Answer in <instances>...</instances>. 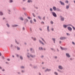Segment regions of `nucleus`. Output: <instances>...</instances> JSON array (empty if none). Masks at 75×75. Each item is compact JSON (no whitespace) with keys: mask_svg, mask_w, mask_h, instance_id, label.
Segmentation results:
<instances>
[{"mask_svg":"<svg viewBox=\"0 0 75 75\" xmlns=\"http://www.w3.org/2000/svg\"><path fill=\"white\" fill-rule=\"evenodd\" d=\"M60 20L62 21H64L65 18L64 17H63L62 16H60Z\"/></svg>","mask_w":75,"mask_h":75,"instance_id":"f257e3e1","label":"nucleus"},{"mask_svg":"<svg viewBox=\"0 0 75 75\" xmlns=\"http://www.w3.org/2000/svg\"><path fill=\"white\" fill-rule=\"evenodd\" d=\"M24 24H26V23H27V22L28 21V20L27 18H26L24 20Z\"/></svg>","mask_w":75,"mask_h":75,"instance_id":"f03ea898","label":"nucleus"},{"mask_svg":"<svg viewBox=\"0 0 75 75\" xmlns=\"http://www.w3.org/2000/svg\"><path fill=\"white\" fill-rule=\"evenodd\" d=\"M52 14L53 16L55 17H57V14L55 13V12H52Z\"/></svg>","mask_w":75,"mask_h":75,"instance_id":"7ed1b4c3","label":"nucleus"},{"mask_svg":"<svg viewBox=\"0 0 75 75\" xmlns=\"http://www.w3.org/2000/svg\"><path fill=\"white\" fill-rule=\"evenodd\" d=\"M67 38L65 37H61L60 38V40H65V39H66Z\"/></svg>","mask_w":75,"mask_h":75,"instance_id":"20e7f679","label":"nucleus"},{"mask_svg":"<svg viewBox=\"0 0 75 75\" xmlns=\"http://www.w3.org/2000/svg\"><path fill=\"white\" fill-rule=\"evenodd\" d=\"M67 28L70 31H72V28L71 27H68Z\"/></svg>","mask_w":75,"mask_h":75,"instance_id":"39448f33","label":"nucleus"},{"mask_svg":"<svg viewBox=\"0 0 75 75\" xmlns=\"http://www.w3.org/2000/svg\"><path fill=\"white\" fill-rule=\"evenodd\" d=\"M66 55L67 57H68V58H70V57H71V56L68 53H66Z\"/></svg>","mask_w":75,"mask_h":75,"instance_id":"423d86ee","label":"nucleus"},{"mask_svg":"<svg viewBox=\"0 0 75 75\" xmlns=\"http://www.w3.org/2000/svg\"><path fill=\"white\" fill-rule=\"evenodd\" d=\"M58 68H59V69H63V67L61 66H59L58 67Z\"/></svg>","mask_w":75,"mask_h":75,"instance_id":"0eeeda50","label":"nucleus"},{"mask_svg":"<svg viewBox=\"0 0 75 75\" xmlns=\"http://www.w3.org/2000/svg\"><path fill=\"white\" fill-rule=\"evenodd\" d=\"M30 56L32 58H34V57H35V55H32V54H30Z\"/></svg>","mask_w":75,"mask_h":75,"instance_id":"6e6552de","label":"nucleus"},{"mask_svg":"<svg viewBox=\"0 0 75 75\" xmlns=\"http://www.w3.org/2000/svg\"><path fill=\"white\" fill-rule=\"evenodd\" d=\"M19 18L21 21H23L24 20V18L22 17H20Z\"/></svg>","mask_w":75,"mask_h":75,"instance_id":"1a4fd4ad","label":"nucleus"},{"mask_svg":"<svg viewBox=\"0 0 75 75\" xmlns=\"http://www.w3.org/2000/svg\"><path fill=\"white\" fill-rule=\"evenodd\" d=\"M60 3H61V5H63V6H64L65 4H64V2H62V1H60Z\"/></svg>","mask_w":75,"mask_h":75,"instance_id":"9d476101","label":"nucleus"},{"mask_svg":"<svg viewBox=\"0 0 75 75\" xmlns=\"http://www.w3.org/2000/svg\"><path fill=\"white\" fill-rule=\"evenodd\" d=\"M51 70L50 69H47L46 70H45V72H47V71H50Z\"/></svg>","mask_w":75,"mask_h":75,"instance_id":"9b49d317","label":"nucleus"},{"mask_svg":"<svg viewBox=\"0 0 75 75\" xmlns=\"http://www.w3.org/2000/svg\"><path fill=\"white\" fill-rule=\"evenodd\" d=\"M53 9L54 11H56V10H57V8L56 7L54 6L53 7Z\"/></svg>","mask_w":75,"mask_h":75,"instance_id":"f8f14e48","label":"nucleus"},{"mask_svg":"<svg viewBox=\"0 0 75 75\" xmlns=\"http://www.w3.org/2000/svg\"><path fill=\"white\" fill-rule=\"evenodd\" d=\"M52 40H53L54 43H55V39L54 38H53L52 39Z\"/></svg>","mask_w":75,"mask_h":75,"instance_id":"ddd939ff","label":"nucleus"},{"mask_svg":"<svg viewBox=\"0 0 75 75\" xmlns=\"http://www.w3.org/2000/svg\"><path fill=\"white\" fill-rule=\"evenodd\" d=\"M56 10H57V11H60V9H59V8H57L56 9Z\"/></svg>","mask_w":75,"mask_h":75,"instance_id":"4468645a","label":"nucleus"},{"mask_svg":"<svg viewBox=\"0 0 75 75\" xmlns=\"http://www.w3.org/2000/svg\"><path fill=\"white\" fill-rule=\"evenodd\" d=\"M39 41L40 42V43H41L42 45H44V44L43 43V42H42L40 40H39Z\"/></svg>","mask_w":75,"mask_h":75,"instance_id":"2eb2a0df","label":"nucleus"},{"mask_svg":"<svg viewBox=\"0 0 75 75\" xmlns=\"http://www.w3.org/2000/svg\"><path fill=\"white\" fill-rule=\"evenodd\" d=\"M39 50H43V49L42 48V47H40L39 48Z\"/></svg>","mask_w":75,"mask_h":75,"instance_id":"dca6fc26","label":"nucleus"},{"mask_svg":"<svg viewBox=\"0 0 75 75\" xmlns=\"http://www.w3.org/2000/svg\"><path fill=\"white\" fill-rule=\"evenodd\" d=\"M20 59H21V60H23V57L20 56Z\"/></svg>","mask_w":75,"mask_h":75,"instance_id":"f3484780","label":"nucleus"},{"mask_svg":"<svg viewBox=\"0 0 75 75\" xmlns=\"http://www.w3.org/2000/svg\"><path fill=\"white\" fill-rule=\"evenodd\" d=\"M69 7V5H67L66 6V9H68Z\"/></svg>","mask_w":75,"mask_h":75,"instance_id":"a211bd4d","label":"nucleus"},{"mask_svg":"<svg viewBox=\"0 0 75 75\" xmlns=\"http://www.w3.org/2000/svg\"><path fill=\"white\" fill-rule=\"evenodd\" d=\"M67 25H63V27H64V28H67Z\"/></svg>","mask_w":75,"mask_h":75,"instance_id":"6ab92c4d","label":"nucleus"},{"mask_svg":"<svg viewBox=\"0 0 75 75\" xmlns=\"http://www.w3.org/2000/svg\"><path fill=\"white\" fill-rule=\"evenodd\" d=\"M38 18H39V19H40V20H41V17H40V16H38Z\"/></svg>","mask_w":75,"mask_h":75,"instance_id":"aec40b11","label":"nucleus"},{"mask_svg":"<svg viewBox=\"0 0 75 75\" xmlns=\"http://www.w3.org/2000/svg\"><path fill=\"white\" fill-rule=\"evenodd\" d=\"M28 3H30V2H32V1L31 0H28Z\"/></svg>","mask_w":75,"mask_h":75,"instance_id":"412c9836","label":"nucleus"},{"mask_svg":"<svg viewBox=\"0 0 75 75\" xmlns=\"http://www.w3.org/2000/svg\"><path fill=\"white\" fill-rule=\"evenodd\" d=\"M47 30H48V31H50V30L49 29V26H47Z\"/></svg>","mask_w":75,"mask_h":75,"instance_id":"4be33fe9","label":"nucleus"},{"mask_svg":"<svg viewBox=\"0 0 75 75\" xmlns=\"http://www.w3.org/2000/svg\"><path fill=\"white\" fill-rule=\"evenodd\" d=\"M32 38L33 39V40H34V41H36V39L35 38H33V37H32Z\"/></svg>","mask_w":75,"mask_h":75,"instance_id":"5701e85b","label":"nucleus"},{"mask_svg":"<svg viewBox=\"0 0 75 75\" xmlns=\"http://www.w3.org/2000/svg\"><path fill=\"white\" fill-rule=\"evenodd\" d=\"M60 48L61 49H62V50H65V49L64 48H63V47H61V46H60Z\"/></svg>","mask_w":75,"mask_h":75,"instance_id":"b1692460","label":"nucleus"},{"mask_svg":"<svg viewBox=\"0 0 75 75\" xmlns=\"http://www.w3.org/2000/svg\"><path fill=\"white\" fill-rule=\"evenodd\" d=\"M17 26H18V25H12V26L13 27H17Z\"/></svg>","mask_w":75,"mask_h":75,"instance_id":"393cba45","label":"nucleus"},{"mask_svg":"<svg viewBox=\"0 0 75 75\" xmlns=\"http://www.w3.org/2000/svg\"><path fill=\"white\" fill-rule=\"evenodd\" d=\"M3 14V13L1 12H0V15L1 16H2Z\"/></svg>","mask_w":75,"mask_h":75,"instance_id":"a878e982","label":"nucleus"},{"mask_svg":"<svg viewBox=\"0 0 75 75\" xmlns=\"http://www.w3.org/2000/svg\"><path fill=\"white\" fill-rule=\"evenodd\" d=\"M41 39H42V41H44V42H45V40H44V39H43V38H41Z\"/></svg>","mask_w":75,"mask_h":75,"instance_id":"bb28decb","label":"nucleus"},{"mask_svg":"<svg viewBox=\"0 0 75 75\" xmlns=\"http://www.w3.org/2000/svg\"><path fill=\"white\" fill-rule=\"evenodd\" d=\"M65 3H67V4H68V1L67 0H66L65 1Z\"/></svg>","mask_w":75,"mask_h":75,"instance_id":"cd10ccee","label":"nucleus"},{"mask_svg":"<svg viewBox=\"0 0 75 75\" xmlns=\"http://www.w3.org/2000/svg\"><path fill=\"white\" fill-rule=\"evenodd\" d=\"M21 68H22V69H24V66H21Z\"/></svg>","mask_w":75,"mask_h":75,"instance_id":"c85d7f7f","label":"nucleus"},{"mask_svg":"<svg viewBox=\"0 0 75 75\" xmlns=\"http://www.w3.org/2000/svg\"><path fill=\"white\" fill-rule=\"evenodd\" d=\"M50 23L51 24H53V23H54V22H52V21H51Z\"/></svg>","mask_w":75,"mask_h":75,"instance_id":"c756f323","label":"nucleus"},{"mask_svg":"<svg viewBox=\"0 0 75 75\" xmlns=\"http://www.w3.org/2000/svg\"><path fill=\"white\" fill-rule=\"evenodd\" d=\"M54 74H55V75H58V73H57V72H55Z\"/></svg>","mask_w":75,"mask_h":75,"instance_id":"7c9ffc66","label":"nucleus"},{"mask_svg":"<svg viewBox=\"0 0 75 75\" xmlns=\"http://www.w3.org/2000/svg\"><path fill=\"white\" fill-rule=\"evenodd\" d=\"M41 24H44V22H42Z\"/></svg>","mask_w":75,"mask_h":75,"instance_id":"2f4dec72","label":"nucleus"},{"mask_svg":"<svg viewBox=\"0 0 75 75\" xmlns=\"http://www.w3.org/2000/svg\"><path fill=\"white\" fill-rule=\"evenodd\" d=\"M34 21L35 22H36V19H34Z\"/></svg>","mask_w":75,"mask_h":75,"instance_id":"473e14b6","label":"nucleus"},{"mask_svg":"<svg viewBox=\"0 0 75 75\" xmlns=\"http://www.w3.org/2000/svg\"><path fill=\"white\" fill-rule=\"evenodd\" d=\"M50 10L51 11H52V8H50Z\"/></svg>","mask_w":75,"mask_h":75,"instance_id":"72a5a7b5","label":"nucleus"},{"mask_svg":"<svg viewBox=\"0 0 75 75\" xmlns=\"http://www.w3.org/2000/svg\"><path fill=\"white\" fill-rule=\"evenodd\" d=\"M6 25H7L8 27H10L9 25L8 24H6Z\"/></svg>","mask_w":75,"mask_h":75,"instance_id":"f704fd0d","label":"nucleus"},{"mask_svg":"<svg viewBox=\"0 0 75 75\" xmlns=\"http://www.w3.org/2000/svg\"><path fill=\"white\" fill-rule=\"evenodd\" d=\"M30 51H32V50H33V48H30Z\"/></svg>","mask_w":75,"mask_h":75,"instance_id":"c9c22d12","label":"nucleus"},{"mask_svg":"<svg viewBox=\"0 0 75 75\" xmlns=\"http://www.w3.org/2000/svg\"><path fill=\"white\" fill-rule=\"evenodd\" d=\"M30 21V23H33V21L32 20H31Z\"/></svg>","mask_w":75,"mask_h":75,"instance_id":"e433bc0d","label":"nucleus"},{"mask_svg":"<svg viewBox=\"0 0 75 75\" xmlns=\"http://www.w3.org/2000/svg\"><path fill=\"white\" fill-rule=\"evenodd\" d=\"M74 30H75V27H74L73 26H72Z\"/></svg>","mask_w":75,"mask_h":75,"instance_id":"4c0bfd02","label":"nucleus"},{"mask_svg":"<svg viewBox=\"0 0 75 75\" xmlns=\"http://www.w3.org/2000/svg\"><path fill=\"white\" fill-rule=\"evenodd\" d=\"M72 43L73 45H75V43L74 42H72Z\"/></svg>","mask_w":75,"mask_h":75,"instance_id":"58836bf2","label":"nucleus"},{"mask_svg":"<svg viewBox=\"0 0 75 75\" xmlns=\"http://www.w3.org/2000/svg\"><path fill=\"white\" fill-rule=\"evenodd\" d=\"M35 69V68H37V66H34L33 67Z\"/></svg>","mask_w":75,"mask_h":75,"instance_id":"ea45409f","label":"nucleus"},{"mask_svg":"<svg viewBox=\"0 0 75 75\" xmlns=\"http://www.w3.org/2000/svg\"><path fill=\"white\" fill-rule=\"evenodd\" d=\"M67 35H70V34H69V33H67Z\"/></svg>","mask_w":75,"mask_h":75,"instance_id":"a19ab883","label":"nucleus"},{"mask_svg":"<svg viewBox=\"0 0 75 75\" xmlns=\"http://www.w3.org/2000/svg\"><path fill=\"white\" fill-rule=\"evenodd\" d=\"M23 30H25V28L24 27H23Z\"/></svg>","mask_w":75,"mask_h":75,"instance_id":"79ce46f5","label":"nucleus"},{"mask_svg":"<svg viewBox=\"0 0 75 75\" xmlns=\"http://www.w3.org/2000/svg\"><path fill=\"white\" fill-rule=\"evenodd\" d=\"M57 56H55L54 57L55 59H57Z\"/></svg>","mask_w":75,"mask_h":75,"instance_id":"37998d69","label":"nucleus"},{"mask_svg":"<svg viewBox=\"0 0 75 75\" xmlns=\"http://www.w3.org/2000/svg\"><path fill=\"white\" fill-rule=\"evenodd\" d=\"M32 14L33 15V16L34 17H35V16L34 15V13H33Z\"/></svg>","mask_w":75,"mask_h":75,"instance_id":"c03bdc74","label":"nucleus"},{"mask_svg":"<svg viewBox=\"0 0 75 75\" xmlns=\"http://www.w3.org/2000/svg\"><path fill=\"white\" fill-rule=\"evenodd\" d=\"M10 3H11L12 2H13V1L12 0H10Z\"/></svg>","mask_w":75,"mask_h":75,"instance_id":"a18cd8bd","label":"nucleus"},{"mask_svg":"<svg viewBox=\"0 0 75 75\" xmlns=\"http://www.w3.org/2000/svg\"><path fill=\"white\" fill-rule=\"evenodd\" d=\"M23 10H25V8H23Z\"/></svg>","mask_w":75,"mask_h":75,"instance_id":"49530a36","label":"nucleus"},{"mask_svg":"<svg viewBox=\"0 0 75 75\" xmlns=\"http://www.w3.org/2000/svg\"><path fill=\"white\" fill-rule=\"evenodd\" d=\"M28 19H30V18H30V17H28Z\"/></svg>","mask_w":75,"mask_h":75,"instance_id":"de8ad7c7","label":"nucleus"},{"mask_svg":"<svg viewBox=\"0 0 75 75\" xmlns=\"http://www.w3.org/2000/svg\"><path fill=\"white\" fill-rule=\"evenodd\" d=\"M36 9H38V7H35V6L34 7Z\"/></svg>","mask_w":75,"mask_h":75,"instance_id":"09e8293b","label":"nucleus"},{"mask_svg":"<svg viewBox=\"0 0 75 75\" xmlns=\"http://www.w3.org/2000/svg\"><path fill=\"white\" fill-rule=\"evenodd\" d=\"M43 20H44V21L45 20V16H44V17H43Z\"/></svg>","mask_w":75,"mask_h":75,"instance_id":"8fccbe9b","label":"nucleus"},{"mask_svg":"<svg viewBox=\"0 0 75 75\" xmlns=\"http://www.w3.org/2000/svg\"><path fill=\"white\" fill-rule=\"evenodd\" d=\"M19 56L18 55L16 54V57H18Z\"/></svg>","mask_w":75,"mask_h":75,"instance_id":"3c124183","label":"nucleus"},{"mask_svg":"<svg viewBox=\"0 0 75 75\" xmlns=\"http://www.w3.org/2000/svg\"><path fill=\"white\" fill-rule=\"evenodd\" d=\"M51 30H52V31H54V29H53V28H52L51 29Z\"/></svg>","mask_w":75,"mask_h":75,"instance_id":"603ef678","label":"nucleus"},{"mask_svg":"<svg viewBox=\"0 0 75 75\" xmlns=\"http://www.w3.org/2000/svg\"><path fill=\"white\" fill-rule=\"evenodd\" d=\"M43 57H44V56H42L41 57L42 58H43Z\"/></svg>","mask_w":75,"mask_h":75,"instance_id":"864d4df0","label":"nucleus"},{"mask_svg":"<svg viewBox=\"0 0 75 75\" xmlns=\"http://www.w3.org/2000/svg\"><path fill=\"white\" fill-rule=\"evenodd\" d=\"M61 41H60L59 42V44H61Z\"/></svg>","mask_w":75,"mask_h":75,"instance_id":"5fc2aeb1","label":"nucleus"},{"mask_svg":"<svg viewBox=\"0 0 75 75\" xmlns=\"http://www.w3.org/2000/svg\"><path fill=\"white\" fill-rule=\"evenodd\" d=\"M21 72H24V71H23V70H22L21 71Z\"/></svg>","mask_w":75,"mask_h":75,"instance_id":"6e6d98bb","label":"nucleus"},{"mask_svg":"<svg viewBox=\"0 0 75 75\" xmlns=\"http://www.w3.org/2000/svg\"><path fill=\"white\" fill-rule=\"evenodd\" d=\"M27 56L28 57V58H30V57L29 56L27 55Z\"/></svg>","mask_w":75,"mask_h":75,"instance_id":"4d7b16f0","label":"nucleus"},{"mask_svg":"<svg viewBox=\"0 0 75 75\" xmlns=\"http://www.w3.org/2000/svg\"><path fill=\"white\" fill-rule=\"evenodd\" d=\"M25 16H27V14H26L25 13Z\"/></svg>","mask_w":75,"mask_h":75,"instance_id":"13d9d810","label":"nucleus"},{"mask_svg":"<svg viewBox=\"0 0 75 75\" xmlns=\"http://www.w3.org/2000/svg\"><path fill=\"white\" fill-rule=\"evenodd\" d=\"M51 50H54V49L52 48H51Z\"/></svg>","mask_w":75,"mask_h":75,"instance_id":"bf43d9fd","label":"nucleus"},{"mask_svg":"<svg viewBox=\"0 0 75 75\" xmlns=\"http://www.w3.org/2000/svg\"><path fill=\"white\" fill-rule=\"evenodd\" d=\"M17 49L18 50H19V48L18 47L17 48Z\"/></svg>","mask_w":75,"mask_h":75,"instance_id":"052dcab7","label":"nucleus"},{"mask_svg":"<svg viewBox=\"0 0 75 75\" xmlns=\"http://www.w3.org/2000/svg\"><path fill=\"white\" fill-rule=\"evenodd\" d=\"M39 29H40V31H41L42 30V29L40 28Z\"/></svg>","mask_w":75,"mask_h":75,"instance_id":"680f3d73","label":"nucleus"},{"mask_svg":"<svg viewBox=\"0 0 75 75\" xmlns=\"http://www.w3.org/2000/svg\"><path fill=\"white\" fill-rule=\"evenodd\" d=\"M70 60H72V58H70Z\"/></svg>","mask_w":75,"mask_h":75,"instance_id":"e2e57ef3","label":"nucleus"},{"mask_svg":"<svg viewBox=\"0 0 75 75\" xmlns=\"http://www.w3.org/2000/svg\"><path fill=\"white\" fill-rule=\"evenodd\" d=\"M25 45H27V43H26V42H25Z\"/></svg>","mask_w":75,"mask_h":75,"instance_id":"0e129e2a","label":"nucleus"},{"mask_svg":"<svg viewBox=\"0 0 75 75\" xmlns=\"http://www.w3.org/2000/svg\"><path fill=\"white\" fill-rule=\"evenodd\" d=\"M30 31H32V30H31V28H30Z\"/></svg>","mask_w":75,"mask_h":75,"instance_id":"69168bd1","label":"nucleus"},{"mask_svg":"<svg viewBox=\"0 0 75 75\" xmlns=\"http://www.w3.org/2000/svg\"><path fill=\"white\" fill-rule=\"evenodd\" d=\"M7 60H8V61H10V59H8Z\"/></svg>","mask_w":75,"mask_h":75,"instance_id":"338daca9","label":"nucleus"},{"mask_svg":"<svg viewBox=\"0 0 75 75\" xmlns=\"http://www.w3.org/2000/svg\"><path fill=\"white\" fill-rule=\"evenodd\" d=\"M2 71H4V69H3L2 70Z\"/></svg>","mask_w":75,"mask_h":75,"instance_id":"774afa93","label":"nucleus"}]
</instances>
